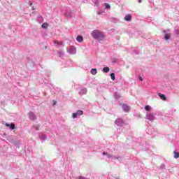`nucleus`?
Instances as JSON below:
<instances>
[{"label": "nucleus", "mask_w": 179, "mask_h": 179, "mask_svg": "<svg viewBox=\"0 0 179 179\" xmlns=\"http://www.w3.org/2000/svg\"><path fill=\"white\" fill-rule=\"evenodd\" d=\"M92 37L95 40H98V41H101L102 38H104V35H103V32L99 30L94 29L91 33Z\"/></svg>", "instance_id": "1"}, {"label": "nucleus", "mask_w": 179, "mask_h": 179, "mask_svg": "<svg viewBox=\"0 0 179 179\" xmlns=\"http://www.w3.org/2000/svg\"><path fill=\"white\" fill-rule=\"evenodd\" d=\"M115 124H116V125L118 127H121V125L124 124V120H122V119H117L115 120Z\"/></svg>", "instance_id": "2"}, {"label": "nucleus", "mask_w": 179, "mask_h": 179, "mask_svg": "<svg viewBox=\"0 0 179 179\" xmlns=\"http://www.w3.org/2000/svg\"><path fill=\"white\" fill-rule=\"evenodd\" d=\"M131 19H132V16H131V15H127L124 16V20H126V22H131Z\"/></svg>", "instance_id": "3"}, {"label": "nucleus", "mask_w": 179, "mask_h": 179, "mask_svg": "<svg viewBox=\"0 0 179 179\" xmlns=\"http://www.w3.org/2000/svg\"><path fill=\"white\" fill-rule=\"evenodd\" d=\"M159 97H160V99H162V100H164V101H166V100H167V97H166L165 94H158Z\"/></svg>", "instance_id": "4"}, {"label": "nucleus", "mask_w": 179, "mask_h": 179, "mask_svg": "<svg viewBox=\"0 0 179 179\" xmlns=\"http://www.w3.org/2000/svg\"><path fill=\"white\" fill-rule=\"evenodd\" d=\"M6 127H10V129H15V124L11 123L10 124L8 123H6Z\"/></svg>", "instance_id": "5"}, {"label": "nucleus", "mask_w": 179, "mask_h": 179, "mask_svg": "<svg viewBox=\"0 0 179 179\" xmlns=\"http://www.w3.org/2000/svg\"><path fill=\"white\" fill-rule=\"evenodd\" d=\"M76 40L78 41V43H83V37L82 36H78Z\"/></svg>", "instance_id": "6"}, {"label": "nucleus", "mask_w": 179, "mask_h": 179, "mask_svg": "<svg viewBox=\"0 0 179 179\" xmlns=\"http://www.w3.org/2000/svg\"><path fill=\"white\" fill-rule=\"evenodd\" d=\"M54 44H57V45H63L64 43L61 42V41H53Z\"/></svg>", "instance_id": "7"}, {"label": "nucleus", "mask_w": 179, "mask_h": 179, "mask_svg": "<svg viewBox=\"0 0 179 179\" xmlns=\"http://www.w3.org/2000/svg\"><path fill=\"white\" fill-rule=\"evenodd\" d=\"M103 72H104V73H107L110 72V68H108V67H104V68L103 69Z\"/></svg>", "instance_id": "8"}, {"label": "nucleus", "mask_w": 179, "mask_h": 179, "mask_svg": "<svg viewBox=\"0 0 179 179\" xmlns=\"http://www.w3.org/2000/svg\"><path fill=\"white\" fill-rule=\"evenodd\" d=\"M164 40H170V34H166L164 37Z\"/></svg>", "instance_id": "9"}, {"label": "nucleus", "mask_w": 179, "mask_h": 179, "mask_svg": "<svg viewBox=\"0 0 179 179\" xmlns=\"http://www.w3.org/2000/svg\"><path fill=\"white\" fill-rule=\"evenodd\" d=\"M29 117L31 118V120H36V115H34V113H29Z\"/></svg>", "instance_id": "10"}, {"label": "nucleus", "mask_w": 179, "mask_h": 179, "mask_svg": "<svg viewBox=\"0 0 179 179\" xmlns=\"http://www.w3.org/2000/svg\"><path fill=\"white\" fill-rule=\"evenodd\" d=\"M91 73H92V75H96V73H97V69H92L91 70Z\"/></svg>", "instance_id": "11"}, {"label": "nucleus", "mask_w": 179, "mask_h": 179, "mask_svg": "<svg viewBox=\"0 0 179 179\" xmlns=\"http://www.w3.org/2000/svg\"><path fill=\"white\" fill-rule=\"evenodd\" d=\"M173 153H174V158L175 159H178V157H179V152H177L174 151Z\"/></svg>", "instance_id": "12"}, {"label": "nucleus", "mask_w": 179, "mask_h": 179, "mask_svg": "<svg viewBox=\"0 0 179 179\" xmlns=\"http://www.w3.org/2000/svg\"><path fill=\"white\" fill-rule=\"evenodd\" d=\"M110 78H111L112 80H115V74L114 73H111Z\"/></svg>", "instance_id": "13"}, {"label": "nucleus", "mask_w": 179, "mask_h": 179, "mask_svg": "<svg viewBox=\"0 0 179 179\" xmlns=\"http://www.w3.org/2000/svg\"><path fill=\"white\" fill-rule=\"evenodd\" d=\"M123 108L125 110V111L129 110V107L128 106V105H124Z\"/></svg>", "instance_id": "14"}, {"label": "nucleus", "mask_w": 179, "mask_h": 179, "mask_svg": "<svg viewBox=\"0 0 179 179\" xmlns=\"http://www.w3.org/2000/svg\"><path fill=\"white\" fill-rule=\"evenodd\" d=\"M42 27H43V29H48V23H43V24H42Z\"/></svg>", "instance_id": "15"}, {"label": "nucleus", "mask_w": 179, "mask_h": 179, "mask_svg": "<svg viewBox=\"0 0 179 179\" xmlns=\"http://www.w3.org/2000/svg\"><path fill=\"white\" fill-rule=\"evenodd\" d=\"M145 111H150V106L149 105H147L145 106Z\"/></svg>", "instance_id": "16"}, {"label": "nucleus", "mask_w": 179, "mask_h": 179, "mask_svg": "<svg viewBox=\"0 0 179 179\" xmlns=\"http://www.w3.org/2000/svg\"><path fill=\"white\" fill-rule=\"evenodd\" d=\"M104 6H105L106 9H110V4H108L107 3H105Z\"/></svg>", "instance_id": "17"}, {"label": "nucleus", "mask_w": 179, "mask_h": 179, "mask_svg": "<svg viewBox=\"0 0 179 179\" xmlns=\"http://www.w3.org/2000/svg\"><path fill=\"white\" fill-rule=\"evenodd\" d=\"M77 115H83V110H78Z\"/></svg>", "instance_id": "18"}, {"label": "nucleus", "mask_w": 179, "mask_h": 179, "mask_svg": "<svg viewBox=\"0 0 179 179\" xmlns=\"http://www.w3.org/2000/svg\"><path fill=\"white\" fill-rule=\"evenodd\" d=\"M73 118H78V113H73Z\"/></svg>", "instance_id": "19"}, {"label": "nucleus", "mask_w": 179, "mask_h": 179, "mask_svg": "<svg viewBox=\"0 0 179 179\" xmlns=\"http://www.w3.org/2000/svg\"><path fill=\"white\" fill-rule=\"evenodd\" d=\"M78 179H87V178L83 176H78Z\"/></svg>", "instance_id": "20"}, {"label": "nucleus", "mask_w": 179, "mask_h": 179, "mask_svg": "<svg viewBox=\"0 0 179 179\" xmlns=\"http://www.w3.org/2000/svg\"><path fill=\"white\" fill-rule=\"evenodd\" d=\"M57 104V101H53V106H55Z\"/></svg>", "instance_id": "21"}, {"label": "nucleus", "mask_w": 179, "mask_h": 179, "mask_svg": "<svg viewBox=\"0 0 179 179\" xmlns=\"http://www.w3.org/2000/svg\"><path fill=\"white\" fill-rule=\"evenodd\" d=\"M139 80H141V82H142V80H143V78L139 77Z\"/></svg>", "instance_id": "22"}, {"label": "nucleus", "mask_w": 179, "mask_h": 179, "mask_svg": "<svg viewBox=\"0 0 179 179\" xmlns=\"http://www.w3.org/2000/svg\"><path fill=\"white\" fill-rule=\"evenodd\" d=\"M106 155H107V152H103V156H106Z\"/></svg>", "instance_id": "23"}, {"label": "nucleus", "mask_w": 179, "mask_h": 179, "mask_svg": "<svg viewBox=\"0 0 179 179\" xmlns=\"http://www.w3.org/2000/svg\"><path fill=\"white\" fill-rule=\"evenodd\" d=\"M108 157H113V155H108Z\"/></svg>", "instance_id": "24"}, {"label": "nucleus", "mask_w": 179, "mask_h": 179, "mask_svg": "<svg viewBox=\"0 0 179 179\" xmlns=\"http://www.w3.org/2000/svg\"><path fill=\"white\" fill-rule=\"evenodd\" d=\"M138 2H139V3H141V2H142V0H139Z\"/></svg>", "instance_id": "25"}, {"label": "nucleus", "mask_w": 179, "mask_h": 179, "mask_svg": "<svg viewBox=\"0 0 179 179\" xmlns=\"http://www.w3.org/2000/svg\"><path fill=\"white\" fill-rule=\"evenodd\" d=\"M116 179H118V178H116Z\"/></svg>", "instance_id": "26"}]
</instances>
